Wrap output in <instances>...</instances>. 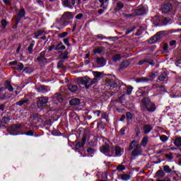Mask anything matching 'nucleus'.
I'll use <instances>...</instances> for the list:
<instances>
[{
	"mask_svg": "<svg viewBox=\"0 0 181 181\" xmlns=\"http://www.w3.org/2000/svg\"><path fill=\"white\" fill-rule=\"evenodd\" d=\"M129 151H132V156L133 158H136V156L142 155V147L141 145H139V143L136 142V141H132L129 148Z\"/></svg>",
	"mask_w": 181,
	"mask_h": 181,
	"instance_id": "nucleus-1",
	"label": "nucleus"
},
{
	"mask_svg": "<svg viewBox=\"0 0 181 181\" xmlns=\"http://www.w3.org/2000/svg\"><path fill=\"white\" fill-rule=\"evenodd\" d=\"M141 105L143 110L146 111H149L150 112H153L156 110V106L153 104L149 98H144L141 100Z\"/></svg>",
	"mask_w": 181,
	"mask_h": 181,
	"instance_id": "nucleus-2",
	"label": "nucleus"
},
{
	"mask_svg": "<svg viewBox=\"0 0 181 181\" xmlns=\"http://www.w3.org/2000/svg\"><path fill=\"white\" fill-rule=\"evenodd\" d=\"M163 36H165V33L158 32L156 33L155 37H153L151 39H150L149 43H156V42H158V40H160V39H162Z\"/></svg>",
	"mask_w": 181,
	"mask_h": 181,
	"instance_id": "nucleus-3",
	"label": "nucleus"
},
{
	"mask_svg": "<svg viewBox=\"0 0 181 181\" xmlns=\"http://www.w3.org/2000/svg\"><path fill=\"white\" fill-rule=\"evenodd\" d=\"M47 103H49V98L42 96L38 98L37 105L40 108H42V107H45Z\"/></svg>",
	"mask_w": 181,
	"mask_h": 181,
	"instance_id": "nucleus-4",
	"label": "nucleus"
},
{
	"mask_svg": "<svg viewBox=\"0 0 181 181\" xmlns=\"http://www.w3.org/2000/svg\"><path fill=\"white\" fill-rule=\"evenodd\" d=\"M25 8H21L16 15V23L17 25L21 22V19H22V18H25Z\"/></svg>",
	"mask_w": 181,
	"mask_h": 181,
	"instance_id": "nucleus-5",
	"label": "nucleus"
},
{
	"mask_svg": "<svg viewBox=\"0 0 181 181\" xmlns=\"http://www.w3.org/2000/svg\"><path fill=\"white\" fill-rule=\"evenodd\" d=\"M145 13H146V10L145 9V8L141 7L135 10L134 14H127L126 16H133V15H136V16H141V15H145Z\"/></svg>",
	"mask_w": 181,
	"mask_h": 181,
	"instance_id": "nucleus-6",
	"label": "nucleus"
},
{
	"mask_svg": "<svg viewBox=\"0 0 181 181\" xmlns=\"http://www.w3.org/2000/svg\"><path fill=\"white\" fill-rule=\"evenodd\" d=\"M124 154V148H119V146H116L113 151H112V155L115 156H121Z\"/></svg>",
	"mask_w": 181,
	"mask_h": 181,
	"instance_id": "nucleus-7",
	"label": "nucleus"
},
{
	"mask_svg": "<svg viewBox=\"0 0 181 181\" xmlns=\"http://www.w3.org/2000/svg\"><path fill=\"white\" fill-rule=\"evenodd\" d=\"M76 83L78 84H83V86H86V84H88L90 83V78H88V76L78 78L76 79Z\"/></svg>",
	"mask_w": 181,
	"mask_h": 181,
	"instance_id": "nucleus-8",
	"label": "nucleus"
},
{
	"mask_svg": "<svg viewBox=\"0 0 181 181\" xmlns=\"http://www.w3.org/2000/svg\"><path fill=\"white\" fill-rule=\"evenodd\" d=\"M100 152H102V153H104L105 155H108V153L111 152V150L110 149V145L107 144L102 146L100 148Z\"/></svg>",
	"mask_w": 181,
	"mask_h": 181,
	"instance_id": "nucleus-9",
	"label": "nucleus"
},
{
	"mask_svg": "<svg viewBox=\"0 0 181 181\" xmlns=\"http://www.w3.org/2000/svg\"><path fill=\"white\" fill-rule=\"evenodd\" d=\"M21 128H22V124H13L9 128V130L11 131L12 132H17V134H19V132L21 131Z\"/></svg>",
	"mask_w": 181,
	"mask_h": 181,
	"instance_id": "nucleus-10",
	"label": "nucleus"
},
{
	"mask_svg": "<svg viewBox=\"0 0 181 181\" xmlns=\"http://www.w3.org/2000/svg\"><path fill=\"white\" fill-rule=\"evenodd\" d=\"M62 4L66 8H73V6L76 5V0H71V3L70 2V0H64Z\"/></svg>",
	"mask_w": 181,
	"mask_h": 181,
	"instance_id": "nucleus-11",
	"label": "nucleus"
},
{
	"mask_svg": "<svg viewBox=\"0 0 181 181\" xmlns=\"http://www.w3.org/2000/svg\"><path fill=\"white\" fill-rule=\"evenodd\" d=\"M73 13L69 11L65 12L62 16V19H64V21H70V19H73Z\"/></svg>",
	"mask_w": 181,
	"mask_h": 181,
	"instance_id": "nucleus-12",
	"label": "nucleus"
},
{
	"mask_svg": "<svg viewBox=\"0 0 181 181\" xmlns=\"http://www.w3.org/2000/svg\"><path fill=\"white\" fill-rule=\"evenodd\" d=\"M162 11L164 13H168V12H170V11H172V4H166L162 6Z\"/></svg>",
	"mask_w": 181,
	"mask_h": 181,
	"instance_id": "nucleus-13",
	"label": "nucleus"
},
{
	"mask_svg": "<svg viewBox=\"0 0 181 181\" xmlns=\"http://www.w3.org/2000/svg\"><path fill=\"white\" fill-rule=\"evenodd\" d=\"M96 62L98 63V66L99 67H103V66H105L107 61L104 59V57L97 58Z\"/></svg>",
	"mask_w": 181,
	"mask_h": 181,
	"instance_id": "nucleus-14",
	"label": "nucleus"
},
{
	"mask_svg": "<svg viewBox=\"0 0 181 181\" xmlns=\"http://www.w3.org/2000/svg\"><path fill=\"white\" fill-rule=\"evenodd\" d=\"M153 129V127L151 124H145L143 127L144 134H149Z\"/></svg>",
	"mask_w": 181,
	"mask_h": 181,
	"instance_id": "nucleus-15",
	"label": "nucleus"
},
{
	"mask_svg": "<svg viewBox=\"0 0 181 181\" xmlns=\"http://www.w3.org/2000/svg\"><path fill=\"white\" fill-rule=\"evenodd\" d=\"M46 51H43L40 52V56L37 57V62H43V60H46Z\"/></svg>",
	"mask_w": 181,
	"mask_h": 181,
	"instance_id": "nucleus-16",
	"label": "nucleus"
},
{
	"mask_svg": "<svg viewBox=\"0 0 181 181\" xmlns=\"http://www.w3.org/2000/svg\"><path fill=\"white\" fill-rule=\"evenodd\" d=\"M137 97H145L146 95V92L142 88H139L136 93Z\"/></svg>",
	"mask_w": 181,
	"mask_h": 181,
	"instance_id": "nucleus-17",
	"label": "nucleus"
},
{
	"mask_svg": "<svg viewBox=\"0 0 181 181\" xmlns=\"http://www.w3.org/2000/svg\"><path fill=\"white\" fill-rule=\"evenodd\" d=\"M145 62L149 63L151 66H155V62L152 59H144L139 61V64H144Z\"/></svg>",
	"mask_w": 181,
	"mask_h": 181,
	"instance_id": "nucleus-18",
	"label": "nucleus"
},
{
	"mask_svg": "<svg viewBox=\"0 0 181 181\" xmlns=\"http://www.w3.org/2000/svg\"><path fill=\"white\" fill-rule=\"evenodd\" d=\"M173 144L175 146H177L178 148L181 146V137H176L173 140Z\"/></svg>",
	"mask_w": 181,
	"mask_h": 181,
	"instance_id": "nucleus-19",
	"label": "nucleus"
},
{
	"mask_svg": "<svg viewBox=\"0 0 181 181\" xmlns=\"http://www.w3.org/2000/svg\"><path fill=\"white\" fill-rule=\"evenodd\" d=\"M68 88H69V91H71V93H76V91H77V90H78V87L76 85H69L68 86Z\"/></svg>",
	"mask_w": 181,
	"mask_h": 181,
	"instance_id": "nucleus-20",
	"label": "nucleus"
},
{
	"mask_svg": "<svg viewBox=\"0 0 181 181\" xmlns=\"http://www.w3.org/2000/svg\"><path fill=\"white\" fill-rule=\"evenodd\" d=\"M148 141L149 138L148 137V136H145L144 137H143L141 143V146H146Z\"/></svg>",
	"mask_w": 181,
	"mask_h": 181,
	"instance_id": "nucleus-21",
	"label": "nucleus"
},
{
	"mask_svg": "<svg viewBox=\"0 0 181 181\" xmlns=\"http://www.w3.org/2000/svg\"><path fill=\"white\" fill-rule=\"evenodd\" d=\"M28 101H29V99H28V98H25L23 100L16 103V105H19V107H22V105H23V104H26Z\"/></svg>",
	"mask_w": 181,
	"mask_h": 181,
	"instance_id": "nucleus-22",
	"label": "nucleus"
},
{
	"mask_svg": "<svg viewBox=\"0 0 181 181\" xmlns=\"http://www.w3.org/2000/svg\"><path fill=\"white\" fill-rule=\"evenodd\" d=\"M70 105H79L80 100L78 98H74L69 101Z\"/></svg>",
	"mask_w": 181,
	"mask_h": 181,
	"instance_id": "nucleus-23",
	"label": "nucleus"
},
{
	"mask_svg": "<svg viewBox=\"0 0 181 181\" xmlns=\"http://www.w3.org/2000/svg\"><path fill=\"white\" fill-rule=\"evenodd\" d=\"M65 49L66 46L63 45V42H59L55 47V50H65Z\"/></svg>",
	"mask_w": 181,
	"mask_h": 181,
	"instance_id": "nucleus-24",
	"label": "nucleus"
},
{
	"mask_svg": "<svg viewBox=\"0 0 181 181\" xmlns=\"http://www.w3.org/2000/svg\"><path fill=\"white\" fill-rule=\"evenodd\" d=\"M129 64H131V62H129V61H124L120 64V69H127V67H128Z\"/></svg>",
	"mask_w": 181,
	"mask_h": 181,
	"instance_id": "nucleus-25",
	"label": "nucleus"
},
{
	"mask_svg": "<svg viewBox=\"0 0 181 181\" xmlns=\"http://www.w3.org/2000/svg\"><path fill=\"white\" fill-rule=\"evenodd\" d=\"M120 179L124 181H128L129 179H131V175L128 174H122L120 175Z\"/></svg>",
	"mask_w": 181,
	"mask_h": 181,
	"instance_id": "nucleus-26",
	"label": "nucleus"
},
{
	"mask_svg": "<svg viewBox=\"0 0 181 181\" xmlns=\"http://www.w3.org/2000/svg\"><path fill=\"white\" fill-rule=\"evenodd\" d=\"M15 70H18V71H22L23 70V64L18 62L15 66Z\"/></svg>",
	"mask_w": 181,
	"mask_h": 181,
	"instance_id": "nucleus-27",
	"label": "nucleus"
},
{
	"mask_svg": "<svg viewBox=\"0 0 181 181\" xmlns=\"http://www.w3.org/2000/svg\"><path fill=\"white\" fill-rule=\"evenodd\" d=\"M108 85L112 88H115L117 87V83H115V81H114V79H109Z\"/></svg>",
	"mask_w": 181,
	"mask_h": 181,
	"instance_id": "nucleus-28",
	"label": "nucleus"
},
{
	"mask_svg": "<svg viewBox=\"0 0 181 181\" xmlns=\"http://www.w3.org/2000/svg\"><path fill=\"white\" fill-rule=\"evenodd\" d=\"M158 72H151L149 75H148V78L150 80H153V78H156V77H158Z\"/></svg>",
	"mask_w": 181,
	"mask_h": 181,
	"instance_id": "nucleus-29",
	"label": "nucleus"
},
{
	"mask_svg": "<svg viewBox=\"0 0 181 181\" xmlns=\"http://www.w3.org/2000/svg\"><path fill=\"white\" fill-rule=\"evenodd\" d=\"M122 8H124V4H122L121 1H119L116 4L115 11H121Z\"/></svg>",
	"mask_w": 181,
	"mask_h": 181,
	"instance_id": "nucleus-30",
	"label": "nucleus"
},
{
	"mask_svg": "<svg viewBox=\"0 0 181 181\" xmlns=\"http://www.w3.org/2000/svg\"><path fill=\"white\" fill-rule=\"evenodd\" d=\"M6 88H7L10 92L13 91V88L12 87V85H11V82L8 81H6Z\"/></svg>",
	"mask_w": 181,
	"mask_h": 181,
	"instance_id": "nucleus-31",
	"label": "nucleus"
},
{
	"mask_svg": "<svg viewBox=\"0 0 181 181\" xmlns=\"http://www.w3.org/2000/svg\"><path fill=\"white\" fill-rule=\"evenodd\" d=\"M54 98H56V100H57V101H59V103H62L63 101V96L60 93L55 94Z\"/></svg>",
	"mask_w": 181,
	"mask_h": 181,
	"instance_id": "nucleus-32",
	"label": "nucleus"
},
{
	"mask_svg": "<svg viewBox=\"0 0 181 181\" xmlns=\"http://www.w3.org/2000/svg\"><path fill=\"white\" fill-rule=\"evenodd\" d=\"M33 47H35V41H33L28 48L30 54H32V53H33Z\"/></svg>",
	"mask_w": 181,
	"mask_h": 181,
	"instance_id": "nucleus-33",
	"label": "nucleus"
},
{
	"mask_svg": "<svg viewBox=\"0 0 181 181\" xmlns=\"http://www.w3.org/2000/svg\"><path fill=\"white\" fill-rule=\"evenodd\" d=\"M156 176L158 178L163 177L165 176V173L160 170H158L156 173Z\"/></svg>",
	"mask_w": 181,
	"mask_h": 181,
	"instance_id": "nucleus-34",
	"label": "nucleus"
},
{
	"mask_svg": "<svg viewBox=\"0 0 181 181\" xmlns=\"http://www.w3.org/2000/svg\"><path fill=\"white\" fill-rule=\"evenodd\" d=\"M112 60L115 62V63H117V62H119L121 60V55L117 54L112 57Z\"/></svg>",
	"mask_w": 181,
	"mask_h": 181,
	"instance_id": "nucleus-35",
	"label": "nucleus"
},
{
	"mask_svg": "<svg viewBox=\"0 0 181 181\" xmlns=\"http://www.w3.org/2000/svg\"><path fill=\"white\" fill-rule=\"evenodd\" d=\"M93 76H94L95 78H96V80H98V79L101 78V76H103V74L101 72L95 71V72H93Z\"/></svg>",
	"mask_w": 181,
	"mask_h": 181,
	"instance_id": "nucleus-36",
	"label": "nucleus"
},
{
	"mask_svg": "<svg viewBox=\"0 0 181 181\" xmlns=\"http://www.w3.org/2000/svg\"><path fill=\"white\" fill-rule=\"evenodd\" d=\"M166 72H163L159 76H158V80L160 81H164L165 78H166Z\"/></svg>",
	"mask_w": 181,
	"mask_h": 181,
	"instance_id": "nucleus-37",
	"label": "nucleus"
},
{
	"mask_svg": "<svg viewBox=\"0 0 181 181\" xmlns=\"http://www.w3.org/2000/svg\"><path fill=\"white\" fill-rule=\"evenodd\" d=\"M42 35H43V30H38L37 33H34L35 39H39V36H42Z\"/></svg>",
	"mask_w": 181,
	"mask_h": 181,
	"instance_id": "nucleus-38",
	"label": "nucleus"
},
{
	"mask_svg": "<svg viewBox=\"0 0 181 181\" xmlns=\"http://www.w3.org/2000/svg\"><path fill=\"white\" fill-rule=\"evenodd\" d=\"M89 86H86V88H88V87L93 86V84H95L97 83V78L90 79Z\"/></svg>",
	"mask_w": 181,
	"mask_h": 181,
	"instance_id": "nucleus-39",
	"label": "nucleus"
},
{
	"mask_svg": "<svg viewBox=\"0 0 181 181\" xmlns=\"http://www.w3.org/2000/svg\"><path fill=\"white\" fill-rule=\"evenodd\" d=\"M85 144H86V141H84V139H83V142L82 143H78L75 146V148L76 149H80V148H81V146H84Z\"/></svg>",
	"mask_w": 181,
	"mask_h": 181,
	"instance_id": "nucleus-40",
	"label": "nucleus"
},
{
	"mask_svg": "<svg viewBox=\"0 0 181 181\" xmlns=\"http://www.w3.org/2000/svg\"><path fill=\"white\" fill-rule=\"evenodd\" d=\"M134 90V88L131 86H127V94L128 95H131L132 90Z\"/></svg>",
	"mask_w": 181,
	"mask_h": 181,
	"instance_id": "nucleus-41",
	"label": "nucleus"
},
{
	"mask_svg": "<svg viewBox=\"0 0 181 181\" xmlns=\"http://www.w3.org/2000/svg\"><path fill=\"white\" fill-rule=\"evenodd\" d=\"M9 121H11V119L8 117H4L2 119H1V122L3 124H8V122H9Z\"/></svg>",
	"mask_w": 181,
	"mask_h": 181,
	"instance_id": "nucleus-42",
	"label": "nucleus"
},
{
	"mask_svg": "<svg viewBox=\"0 0 181 181\" xmlns=\"http://www.w3.org/2000/svg\"><path fill=\"white\" fill-rule=\"evenodd\" d=\"M168 139H169V138L166 135H161V136H160V140L162 142H166V141H168Z\"/></svg>",
	"mask_w": 181,
	"mask_h": 181,
	"instance_id": "nucleus-43",
	"label": "nucleus"
},
{
	"mask_svg": "<svg viewBox=\"0 0 181 181\" xmlns=\"http://www.w3.org/2000/svg\"><path fill=\"white\" fill-rule=\"evenodd\" d=\"M165 158L168 160H172V159H173V153H169L165 154Z\"/></svg>",
	"mask_w": 181,
	"mask_h": 181,
	"instance_id": "nucleus-44",
	"label": "nucleus"
},
{
	"mask_svg": "<svg viewBox=\"0 0 181 181\" xmlns=\"http://www.w3.org/2000/svg\"><path fill=\"white\" fill-rule=\"evenodd\" d=\"M22 135H27V136H33V131L29 130L25 133L21 134Z\"/></svg>",
	"mask_w": 181,
	"mask_h": 181,
	"instance_id": "nucleus-45",
	"label": "nucleus"
},
{
	"mask_svg": "<svg viewBox=\"0 0 181 181\" xmlns=\"http://www.w3.org/2000/svg\"><path fill=\"white\" fill-rule=\"evenodd\" d=\"M163 169L166 173H170L172 172V169H170L169 165H165Z\"/></svg>",
	"mask_w": 181,
	"mask_h": 181,
	"instance_id": "nucleus-46",
	"label": "nucleus"
},
{
	"mask_svg": "<svg viewBox=\"0 0 181 181\" xmlns=\"http://www.w3.org/2000/svg\"><path fill=\"white\" fill-rule=\"evenodd\" d=\"M126 117H127L128 121H132L133 117H132V114L131 112H127L126 114Z\"/></svg>",
	"mask_w": 181,
	"mask_h": 181,
	"instance_id": "nucleus-47",
	"label": "nucleus"
},
{
	"mask_svg": "<svg viewBox=\"0 0 181 181\" xmlns=\"http://www.w3.org/2000/svg\"><path fill=\"white\" fill-rule=\"evenodd\" d=\"M67 35H69V33L64 32V33L59 34L58 36H59V37L63 38V37H66V36H67Z\"/></svg>",
	"mask_w": 181,
	"mask_h": 181,
	"instance_id": "nucleus-48",
	"label": "nucleus"
},
{
	"mask_svg": "<svg viewBox=\"0 0 181 181\" xmlns=\"http://www.w3.org/2000/svg\"><path fill=\"white\" fill-rule=\"evenodd\" d=\"M87 152L88 153H89L90 155H93V153H94V152H95V150L94 148H88L87 149Z\"/></svg>",
	"mask_w": 181,
	"mask_h": 181,
	"instance_id": "nucleus-49",
	"label": "nucleus"
},
{
	"mask_svg": "<svg viewBox=\"0 0 181 181\" xmlns=\"http://www.w3.org/2000/svg\"><path fill=\"white\" fill-rule=\"evenodd\" d=\"M69 54V52H67V51H65L62 55V59H64V60H66V59H69V57H67Z\"/></svg>",
	"mask_w": 181,
	"mask_h": 181,
	"instance_id": "nucleus-50",
	"label": "nucleus"
},
{
	"mask_svg": "<svg viewBox=\"0 0 181 181\" xmlns=\"http://www.w3.org/2000/svg\"><path fill=\"white\" fill-rule=\"evenodd\" d=\"M107 0H99V2L101 4L100 8H104L105 9H107V7H104V2H107Z\"/></svg>",
	"mask_w": 181,
	"mask_h": 181,
	"instance_id": "nucleus-51",
	"label": "nucleus"
},
{
	"mask_svg": "<svg viewBox=\"0 0 181 181\" xmlns=\"http://www.w3.org/2000/svg\"><path fill=\"white\" fill-rule=\"evenodd\" d=\"M69 40H70V38H65L64 39L63 42L66 46H70V43H69Z\"/></svg>",
	"mask_w": 181,
	"mask_h": 181,
	"instance_id": "nucleus-52",
	"label": "nucleus"
},
{
	"mask_svg": "<svg viewBox=\"0 0 181 181\" xmlns=\"http://www.w3.org/2000/svg\"><path fill=\"white\" fill-rule=\"evenodd\" d=\"M117 170H125V166L122 165H118Z\"/></svg>",
	"mask_w": 181,
	"mask_h": 181,
	"instance_id": "nucleus-53",
	"label": "nucleus"
},
{
	"mask_svg": "<svg viewBox=\"0 0 181 181\" xmlns=\"http://www.w3.org/2000/svg\"><path fill=\"white\" fill-rule=\"evenodd\" d=\"M103 52V49L101 48H97L95 49H94L93 53H98L100 54Z\"/></svg>",
	"mask_w": 181,
	"mask_h": 181,
	"instance_id": "nucleus-54",
	"label": "nucleus"
},
{
	"mask_svg": "<svg viewBox=\"0 0 181 181\" xmlns=\"http://www.w3.org/2000/svg\"><path fill=\"white\" fill-rule=\"evenodd\" d=\"M63 63H64L63 61H59V62H58V64H57L58 69H62V68L63 67Z\"/></svg>",
	"mask_w": 181,
	"mask_h": 181,
	"instance_id": "nucleus-55",
	"label": "nucleus"
},
{
	"mask_svg": "<svg viewBox=\"0 0 181 181\" xmlns=\"http://www.w3.org/2000/svg\"><path fill=\"white\" fill-rule=\"evenodd\" d=\"M100 114H101V111L100 110H97L94 112V115H95V117H100Z\"/></svg>",
	"mask_w": 181,
	"mask_h": 181,
	"instance_id": "nucleus-56",
	"label": "nucleus"
},
{
	"mask_svg": "<svg viewBox=\"0 0 181 181\" xmlns=\"http://www.w3.org/2000/svg\"><path fill=\"white\" fill-rule=\"evenodd\" d=\"M7 23H6V21H5V20L1 21V25H2L3 28H5L6 26Z\"/></svg>",
	"mask_w": 181,
	"mask_h": 181,
	"instance_id": "nucleus-57",
	"label": "nucleus"
},
{
	"mask_svg": "<svg viewBox=\"0 0 181 181\" xmlns=\"http://www.w3.org/2000/svg\"><path fill=\"white\" fill-rule=\"evenodd\" d=\"M5 110V105H0V112H2V111Z\"/></svg>",
	"mask_w": 181,
	"mask_h": 181,
	"instance_id": "nucleus-58",
	"label": "nucleus"
},
{
	"mask_svg": "<svg viewBox=\"0 0 181 181\" xmlns=\"http://www.w3.org/2000/svg\"><path fill=\"white\" fill-rule=\"evenodd\" d=\"M81 18H83V13H78V14L76 16V19H81Z\"/></svg>",
	"mask_w": 181,
	"mask_h": 181,
	"instance_id": "nucleus-59",
	"label": "nucleus"
},
{
	"mask_svg": "<svg viewBox=\"0 0 181 181\" xmlns=\"http://www.w3.org/2000/svg\"><path fill=\"white\" fill-rule=\"evenodd\" d=\"M97 37L98 39H105V37H104V35H103L102 34H99L97 35Z\"/></svg>",
	"mask_w": 181,
	"mask_h": 181,
	"instance_id": "nucleus-60",
	"label": "nucleus"
},
{
	"mask_svg": "<svg viewBox=\"0 0 181 181\" xmlns=\"http://www.w3.org/2000/svg\"><path fill=\"white\" fill-rule=\"evenodd\" d=\"M157 181H170V178L165 177L163 180H158Z\"/></svg>",
	"mask_w": 181,
	"mask_h": 181,
	"instance_id": "nucleus-61",
	"label": "nucleus"
},
{
	"mask_svg": "<svg viewBox=\"0 0 181 181\" xmlns=\"http://www.w3.org/2000/svg\"><path fill=\"white\" fill-rule=\"evenodd\" d=\"M120 133L122 134V135H125V129L124 128H122L120 129Z\"/></svg>",
	"mask_w": 181,
	"mask_h": 181,
	"instance_id": "nucleus-62",
	"label": "nucleus"
},
{
	"mask_svg": "<svg viewBox=\"0 0 181 181\" xmlns=\"http://www.w3.org/2000/svg\"><path fill=\"white\" fill-rule=\"evenodd\" d=\"M175 45H176V41L172 40V41L170 42V46H175Z\"/></svg>",
	"mask_w": 181,
	"mask_h": 181,
	"instance_id": "nucleus-63",
	"label": "nucleus"
},
{
	"mask_svg": "<svg viewBox=\"0 0 181 181\" xmlns=\"http://www.w3.org/2000/svg\"><path fill=\"white\" fill-rule=\"evenodd\" d=\"M3 1L4 2V4H6V5H9L11 4V1L9 0H3Z\"/></svg>",
	"mask_w": 181,
	"mask_h": 181,
	"instance_id": "nucleus-64",
	"label": "nucleus"
}]
</instances>
